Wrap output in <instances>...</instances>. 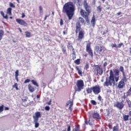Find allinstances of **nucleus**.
<instances>
[{
  "mask_svg": "<svg viewBox=\"0 0 131 131\" xmlns=\"http://www.w3.org/2000/svg\"><path fill=\"white\" fill-rule=\"evenodd\" d=\"M91 23L92 27L93 28L95 27V25H96V18L95 17V16H93Z\"/></svg>",
  "mask_w": 131,
  "mask_h": 131,
  "instance_id": "obj_19",
  "label": "nucleus"
},
{
  "mask_svg": "<svg viewBox=\"0 0 131 131\" xmlns=\"http://www.w3.org/2000/svg\"><path fill=\"white\" fill-rule=\"evenodd\" d=\"M85 123L86 124H89V122H88V120H85Z\"/></svg>",
  "mask_w": 131,
  "mask_h": 131,
  "instance_id": "obj_61",
  "label": "nucleus"
},
{
  "mask_svg": "<svg viewBox=\"0 0 131 131\" xmlns=\"http://www.w3.org/2000/svg\"><path fill=\"white\" fill-rule=\"evenodd\" d=\"M1 15H2V16L3 17H4V16H5V13H4L3 11H1Z\"/></svg>",
  "mask_w": 131,
  "mask_h": 131,
  "instance_id": "obj_53",
  "label": "nucleus"
},
{
  "mask_svg": "<svg viewBox=\"0 0 131 131\" xmlns=\"http://www.w3.org/2000/svg\"><path fill=\"white\" fill-rule=\"evenodd\" d=\"M72 54L73 55H75V50L74 49H73V50H72Z\"/></svg>",
  "mask_w": 131,
  "mask_h": 131,
  "instance_id": "obj_50",
  "label": "nucleus"
},
{
  "mask_svg": "<svg viewBox=\"0 0 131 131\" xmlns=\"http://www.w3.org/2000/svg\"><path fill=\"white\" fill-rule=\"evenodd\" d=\"M122 13L121 12H119L117 13V16H119L120 15H121Z\"/></svg>",
  "mask_w": 131,
  "mask_h": 131,
  "instance_id": "obj_58",
  "label": "nucleus"
},
{
  "mask_svg": "<svg viewBox=\"0 0 131 131\" xmlns=\"http://www.w3.org/2000/svg\"><path fill=\"white\" fill-rule=\"evenodd\" d=\"M123 119L124 121H127L128 120V118H129V115H123Z\"/></svg>",
  "mask_w": 131,
  "mask_h": 131,
  "instance_id": "obj_26",
  "label": "nucleus"
},
{
  "mask_svg": "<svg viewBox=\"0 0 131 131\" xmlns=\"http://www.w3.org/2000/svg\"><path fill=\"white\" fill-rule=\"evenodd\" d=\"M70 104V106L69 107V110L70 111H72V106H73V102H71V100L68 101L66 103V107H68V105Z\"/></svg>",
  "mask_w": 131,
  "mask_h": 131,
  "instance_id": "obj_15",
  "label": "nucleus"
},
{
  "mask_svg": "<svg viewBox=\"0 0 131 131\" xmlns=\"http://www.w3.org/2000/svg\"><path fill=\"white\" fill-rule=\"evenodd\" d=\"M28 90H29L30 93H33L35 91V89L31 84H29L28 85Z\"/></svg>",
  "mask_w": 131,
  "mask_h": 131,
  "instance_id": "obj_17",
  "label": "nucleus"
},
{
  "mask_svg": "<svg viewBox=\"0 0 131 131\" xmlns=\"http://www.w3.org/2000/svg\"><path fill=\"white\" fill-rule=\"evenodd\" d=\"M41 117V114H40V112H36L35 113V116H33V118L35 120H38V118Z\"/></svg>",
  "mask_w": 131,
  "mask_h": 131,
  "instance_id": "obj_13",
  "label": "nucleus"
},
{
  "mask_svg": "<svg viewBox=\"0 0 131 131\" xmlns=\"http://www.w3.org/2000/svg\"><path fill=\"white\" fill-rule=\"evenodd\" d=\"M3 18H4L5 19H8V15H6V16L4 15L3 16Z\"/></svg>",
  "mask_w": 131,
  "mask_h": 131,
  "instance_id": "obj_55",
  "label": "nucleus"
},
{
  "mask_svg": "<svg viewBox=\"0 0 131 131\" xmlns=\"http://www.w3.org/2000/svg\"><path fill=\"white\" fill-rule=\"evenodd\" d=\"M102 9H103V8L102 7V6H101V5H100L97 7V12H98V13H101V12H102Z\"/></svg>",
  "mask_w": 131,
  "mask_h": 131,
  "instance_id": "obj_25",
  "label": "nucleus"
},
{
  "mask_svg": "<svg viewBox=\"0 0 131 131\" xmlns=\"http://www.w3.org/2000/svg\"><path fill=\"white\" fill-rule=\"evenodd\" d=\"M129 115L131 116V111L129 112Z\"/></svg>",
  "mask_w": 131,
  "mask_h": 131,
  "instance_id": "obj_64",
  "label": "nucleus"
},
{
  "mask_svg": "<svg viewBox=\"0 0 131 131\" xmlns=\"http://www.w3.org/2000/svg\"><path fill=\"white\" fill-rule=\"evenodd\" d=\"M122 46H123V43H122V42L120 43L117 46V49H120V48H121V47H122Z\"/></svg>",
  "mask_w": 131,
  "mask_h": 131,
  "instance_id": "obj_37",
  "label": "nucleus"
},
{
  "mask_svg": "<svg viewBox=\"0 0 131 131\" xmlns=\"http://www.w3.org/2000/svg\"><path fill=\"white\" fill-rule=\"evenodd\" d=\"M80 23H84V19L83 18L80 17L78 18V21L76 25V33L77 34L79 32L78 38L77 39V41L81 42L82 39L84 38V30L81 29V25Z\"/></svg>",
  "mask_w": 131,
  "mask_h": 131,
  "instance_id": "obj_3",
  "label": "nucleus"
},
{
  "mask_svg": "<svg viewBox=\"0 0 131 131\" xmlns=\"http://www.w3.org/2000/svg\"><path fill=\"white\" fill-rule=\"evenodd\" d=\"M76 58V56L75 55H74L73 56V60H75Z\"/></svg>",
  "mask_w": 131,
  "mask_h": 131,
  "instance_id": "obj_59",
  "label": "nucleus"
},
{
  "mask_svg": "<svg viewBox=\"0 0 131 131\" xmlns=\"http://www.w3.org/2000/svg\"><path fill=\"white\" fill-rule=\"evenodd\" d=\"M67 126H68L67 131H71V126L69 124L67 125Z\"/></svg>",
  "mask_w": 131,
  "mask_h": 131,
  "instance_id": "obj_41",
  "label": "nucleus"
},
{
  "mask_svg": "<svg viewBox=\"0 0 131 131\" xmlns=\"http://www.w3.org/2000/svg\"><path fill=\"white\" fill-rule=\"evenodd\" d=\"M60 26L64 25V21L62 18H60Z\"/></svg>",
  "mask_w": 131,
  "mask_h": 131,
  "instance_id": "obj_39",
  "label": "nucleus"
},
{
  "mask_svg": "<svg viewBox=\"0 0 131 131\" xmlns=\"http://www.w3.org/2000/svg\"><path fill=\"white\" fill-rule=\"evenodd\" d=\"M83 6L85 10L81 9L80 10V14L83 18H84L86 21H89V17L90 15H91V13H92V7L91 6L89 5L86 0H84Z\"/></svg>",
  "mask_w": 131,
  "mask_h": 131,
  "instance_id": "obj_4",
  "label": "nucleus"
},
{
  "mask_svg": "<svg viewBox=\"0 0 131 131\" xmlns=\"http://www.w3.org/2000/svg\"><path fill=\"white\" fill-rule=\"evenodd\" d=\"M119 70L122 73L123 77H126V75H125V72H124V68L123 67H120Z\"/></svg>",
  "mask_w": 131,
  "mask_h": 131,
  "instance_id": "obj_18",
  "label": "nucleus"
},
{
  "mask_svg": "<svg viewBox=\"0 0 131 131\" xmlns=\"http://www.w3.org/2000/svg\"><path fill=\"white\" fill-rule=\"evenodd\" d=\"M122 99H124V100H125L126 99V96H125V93L124 94V95L122 96Z\"/></svg>",
  "mask_w": 131,
  "mask_h": 131,
  "instance_id": "obj_49",
  "label": "nucleus"
},
{
  "mask_svg": "<svg viewBox=\"0 0 131 131\" xmlns=\"http://www.w3.org/2000/svg\"><path fill=\"white\" fill-rule=\"evenodd\" d=\"M50 106H46L45 107V110H46V111H49L50 110Z\"/></svg>",
  "mask_w": 131,
  "mask_h": 131,
  "instance_id": "obj_45",
  "label": "nucleus"
},
{
  "mask_svg": "<svg viewBox=\"0 0 131 131\" xmlns=\"http://www.w3.org/2000/svg\"><path fill=\"white\" fill-rule=\"evenodd\" d=\"M23 102H26L27 101V99H25L22 100Z\"/></svg>",
  "mask_w": 131,
  "mask_h": 131,
  "instance_id": "obj_62",
  "label": "nucleus"
},
{
  "mask_svg": "<svg viewBox=\"0 0 131 131\" xmlns=\"http://www.w3.org/2000/svg\"><path fill=\"white\" fill-rule=\"evenodd\" d=\"M25 17V14L24 13H23L21 14V18H24Z\"/></svg>",
  "mask_w": 131,
  "mask_h": 131,
  "instance_id": "obj_56",
  "label": "nucleus"
},
{
  "mask_svg": "<svg viewBox=\"0 0 131 131\" xmlns=\"http://www.w3.org/2000/svg\"><path fill=\"white\" fill-rule=\"evenodd\" d=\"M75 11V6L72 2L66 3L62 8V12L66 13L68 17L69 20H71L74 16V12Z\"/></svg>",
  "mask_w": 131,
  "mask_h": 131,
  "instance_id": "obj_2",
  "label": "nucleus"
},
{
  "mask_svg": "<svg viewBox=\"0 0 131 131\" xmlns=\"http://www.w3.org/2000/svg\"><path fill=\"white\" fill-rule=\"evenodd\" d=\"M95 72H96L97 74L102 75L103 74V69L101 68L99 65H95L93 68Z\"/></svg>",
  "mask_w": 131,
  "mask_h": 131,
  "instance_id": "obj_9",
  "label": "nucleus"
},
{
  "mask_svg": "<svg viewBox=\"0 0 131 131\" xmlns=\"http://www.w3.org/2000/svg\"><path fill=\"white\" fill-rule=\"evenodd\" d=\"M91 104H92V105H97V102H96V101L94 100H91Z\"/></svg>",
  "mask_w": 131,
  "mask_h": 131,
  "instance_id": "obj_35",
  "label": "nucleus"
},
{
  "mask_svg": "<svg viewBox=\"0 0 131 131\" xmlns=\"http://www.w3.org/2000/svg\"><path fill=\"white\" fill-rule=\"evenodd\" d=\"M26 33V37H31V33L27 31L25 32Z\"/></svg>",
  "mask_w": 131,
  "mask_h": 131,
  "instance_id": "obj_27",
  "label": "nucleus"
},
{
  "mask_svg": "<svg viewBox=\"0 0 131 131\" xmlns=\"http://www.w3.org/2000/svg\"><path fill=\"white\" fill-rule=\"evenodd\" d=\"M75 69L78 71V74L80 76H82V70L81 69V66H76Z\"/></svg>",
  "mask_w": 131,
  "mask_h": 131,
  "instance_id": "obj_14",
  "label": "nucleus"
},
{
  "mask_svg": "<svg viewBox=\"0 0 131 131\" xmlns=\"http://www.w3.org/2000/svg\"><path fill=\"white\" fill-rule=\"evenodd\" d=\"M29 82H30V79H27L24 81V83H28Z\"/></svg>",
  "mask_w": 131,
  "mask_h": 131,
  "instance_id": "obj_42",
  "label": "nucleus"
},
{
  "mask_svg": "<svg viewBox=\"0 0 131 131\" xmlns=\"http://www.w3.org/2000/svg\"><path fill=\"white\" fill-rule=\"evenodd\" d=\"M93 92L95 95H98L101 93V87L99 85H95L92 87Z\"/></svg>",
  "mask_w": 131,
  "mask_h": 131,
  "instance_id": "obj_11",
  "label": "nucleus"
},
{
  "mask_svg": "<svg viewBox=\"0 0 131 131\" xmlns=\"http://www.w3.org/2000/svg\"><path fill=\"white\" fill-rule=\"evenodd\" d=\"M79 129H80V126L79 125H77L75 126V127L73 129V131H79Z\"/></svg>",
  "mask_w": 131,
  "mask_h": 131,
  "instance_id": "obj_24",
  "label": "nucleus"
},
{
  "mask_svg": "<svg viewBox=\"0 0 131 131\" xmlns=\"http://www.w3.org/2000/svg\"><path fill=\"white\" fill-rule=\"evenodd\" d=\"M7 14H8L9 16H12V8L11 7L7 9Z\"/></svg>",
  "mask_w": 131,
  "mask_h": 131,
  "instance_id": "obj_22",
  "label": "nucleus"
},
{
  "mask_svg": "<svg viewBox=\"0 0 131 131\" xmlns=\"http://www.w3.org/2000/svg\"><path fill=\"white\" fill-rule=\"evenodd\" d=\"M95 51L97 52V54H99L101 56H103V55L105 54L106 48L102 45H98L95 47Z\"/></svg>",
  "mask_w": 131,
  "mask_h": 131,
  "instance_id": "obj_6",
  "label": "nucleus"
},
{
  "mask_svg": "<svg viewBox=\"0 0 131 131\" xmlns=\"http://www.w3.org/2000/svg\"><path fill=\"white\" fill-rule=\"evenodd\" d=\"M75 64L76 65H79L80 64V59H77L74 61Z\"/></svg>",
  "mask_w": 131,
  "mask_h": 131,
  "instance_id": "obj_30",
  "label": "nucleus"
},
{
  "mask_svg": "<svg viewBox=\"0 0 131 131\" xmlns=\"http://www.w3.org/2000/svg\"><path fill=\"white\" fill-rule=\"evenodd\" d=\"M31 81L33 84H34V85H36V86H37V87L39 86L38 84L37 83V82H36V81L34 80H32Z\"/></svg>",
  "mask_w": 131,
  "mask_h": 131,
  "instance_id": "obj_31",
  "label": "nucleus"
},
{
  "mask_svg": "<svg viewBox=\"0 0 131 131\" xmlns=\"http://www.w3.org/2000/svg\"><path fill=\"white\" fill-rule=\"evenodd\" d=\"M34 122L35 123V128H37L39 126V123H38V120H34Z\"/></svg>",
  "mask_w": 131,
  "mask_h": 131,
  "instance_id": "obj_21",
  "label": "nucleus"
},
{
  "mask_svg": "<svg viewBox=\"0 0 131 131\" xmlns=\"http://www.w3.org/2000/svg\"><path fill=\"white\" fill-rule=\"evenodd\" d=\"M9 5L11 8H15V5H14V4L10 3Z\"/></svg>",
  "mask_w": 131,
  "mask_h": 131,
  "instance_id": "obj_44",
  "label": "nucleus"
},
{
  "mask_svg": "<svg viewBox=\"0 0 131 131\" xmlns=\"http://www.w3.org/2000/svg\"><path fill=\"white\" fill-rule=\"evenodd\" d=\"M93 117L94 118V119H101L100 114H99L98 113H94L93 114Z\"/></svg>",
  "mask_w": 131,
  "mask_h": 131,
  "instance_id": "obj_16",
  "label": "nucleus"
},
{
  "mask_svg": "<svg viewBox=\"0 0 131 131\" xmlns=\"http://www.w3.org/2000/svg\"><path fill=\"white\" fill-rule=\"evenodd\" d=\"M89 68H90V66L89 65V63H86V64L85 65V70H88V69H89Z\"/></svg>",
  "mask_w": 131,
  "mask_h": 131,
  "instance_id": "obj_40",
  "label": "nucleus"
},
{
  "mask_svg": "<svg viewBox=\"0 0 131 131\" xmlns=\"http://www.w3.org/2000/svg\"><path fill=\"white\" fill-rule=\"evenodd\" d=\"M115 73V74H114ZM119 70L115 69L113 72L112 70L110 71V76L106 78V80L104 83V86H112L114 85L116 82H118L119 80Z\"/></svg>",
  "mask_w": 131,
  "mask_h": 131,
  "instance_id": "obj_1",
  "label": "nucleus"
},
{
  "mask_svg": "<svg viewBox=\"0 0 131 131\" xmlns=\"http://www.w3.org/2000/svg\"><path fill=\"white\" fill-rule=\"evenodd\" d=\"M124 101L122 100V102L117 101L114 104V107L119 109V110H122L123 107H124V104H123Z\"/></svg>",
  "mask_w": 131,
  "mask_h": 131,
  "instance_id": "obj_8",
  "label": "nucleus"
},
{
  "mask_svg": "<svg viewBox=\"0 0 131 131\" xmlns=\"http://www.w3.org/2000/svg\"><path fill=\"white\" fill-rule=\"evenodd\" d=\"M113 131H119V127L118 126H115L113 128Z\"/></svg>",
  "mask_w": 131,
  "mask_h": 131,
  "instance_id": "obj_29",
  "label": "nucleus"
},
{
  "mask_svg": "<svg viewBox=\"0 0 131 131\" xmlns=\"http://www.w3.org/2000/svg\"><path fill=\"white\" fill-rule=\"evenodd\" d=\"M5 106L4 104H2L1 106H0V113H2L4 111V107Z\"/></svg>",
  "mask_w": 131,
  "mask_h": 131,
  "instance_id": "obj_32",
  "label": "nucleus"
},
{
  "mask_svg": "<svg viewBox=\"0 0 131 131\" xmlns=\"http://www.w3.org/2000/svg\"><path fill=\"white\" fill-rule=\"evenodd\" d=\"M86 51L89 53L91 58L94 57V54L93 53V50L91 48V42H88L86 46Z\"/></svg>",
  "mask_w": 131,
  "mask_h": 131,
  "instance_id": "obj_10",
  "label": "nucleus"
},
{
  "mask_svg": "<svg viewBox=\"0 0 131 131\" xmlns=\"http://www.w3.org/2000/svg\"><path fill=\"white\" fill-rule=\"evenodd\" d=\"M112 48L113 49L114 48H116V49H117V45H116V43L115 44H112Z\"/></svg>",
  "mask_w": 131,
  "mask_h": 131,
  "instance_id": "obj_43",
  "label": "nucleus"
},
{
  "mask_svg": "<svg viewBox=\"0 0 131 131\" xmlns=\"http://www.w3.org/2000/svg\"><path fill=\"white\" fill-rule=\"evenodd\" d=\"M10 110V108L8 107H6V106L5 107L4 110L7 111V110Z\"/></svg>",
  "mask_w": 131,
  "mask_h": 131,
  "instance_id": "obj_54",
  "label": "nucleus"
},
{
  "mask_svg": "<svg viewBox=\"0 0 131 131\" xmlns=\"http://www.w3.org/2000/svg\"><path fill=\"white\" fill-rule=\"evenodd\" d=\"M51 103H52V100H50L48 102H47V104L48 105H51Z\"/></svg>",
  "mask_w": 131,
  "mask_h": 131,
  "instance_id": "obj_57",
  "label": "nucleus"
},
{
  "mask_svg": "<svg viewBox=\"0 0 131 131\" xmlns=\"http://www.w3.org/2000/svg\"><path fill=\"white\" fill-rule=\"evenodd\" d=\"M127 81V78L126 77H123V78L121 79L120 81L118 83V89H123L125 88V82Z\"/></svg>",
  "mask_w": 131,
  "mask_h": 131,
  "instance_id": "obj_7",
  "label": "nucleus"
},
{
  "mask_svg": "<svg viewBox=\"0 0 131 131\" xmlns=\"http://www.w3.org/2000/svg\"><path fill=\"white\" fill-rule=\"evenodd\" d=\"M126 102L128 104V106L129 107H131V101L129 100V99H127Z\"/></svg>",
  "mask_w": 131,
  "mask_h": 131,
  "instance_id": "obj_36",
  "label": "nucleus"
},
{
  "mask_svg": "<svg viewBox=\"0 0 131 131\" xmlns=\"http://www.w3.org/2000/svg\"><path fill=\"white\" fill-rule=\"evenodd\" d=\"M5 33V32H4V30H0V41L3 39V36H4V34Z\"/></svg>",
  "mask_w": 131,
  "mask_h": 131,
  "instance_id": "obj_23",
  "label": "nucleus"
},
{
  "mask_svg": "<svg viewBox=\"0 0 131 131\" xmlns=\"http://www.w3.org/2000/svg\"><path fill=\"white\" fill-rule=\"evenodd\" d=\"M16 21L18 23V24H19V25H21V26H24L25 27L27 26V23H26V21L23 19L16 18Z\"/></svg>",
  "mask_w": 131,
  "mask_h": 131,
  "instance_id": "obj_12",
  "label": "nucleus"
},
{
  "mask_svg": "<svg viewBox=\"0 0 131 131\" xmlns=\"http://www.w3.org/2000/svg\"><path fill=\"white\" fill-rule=\"evenodd\" d=\"M48 17H50V15H46L45 18H44V20L46 21V20H47V18H48Z\"/></svg>",
  "mask_w": 131,
  "mask_h": 131,
  "instance_id": "obj_51",
  "label": "nucleus"
},
{
  "mask_svg": "<svg viewBox=\"0 0 131 131\" xmlns=\"http://www.w3.org/2000/svg\"><path fill=\"white\" fill-rule=\"evenodd\" d=\"M98 100H99V101H102V97H101V96L99 95L98 97Z\"/></svg>",
  "mask_w": 131,
  "mask_h": 131,
  "instance_id": "obj_48",
  "label": "nucleus"
},
{
  "mask_svg": "<svg viewBox=\"0 0 131 131\" xmlns=\"http://www.w3.org/2000/svg\"><path fill=\"white\" fill-rule=\"evenodd\" d=\"M12 88L13 89H15L16 90V91L19 90V88H18V83H14V84L13 85H12Z\"/></svg>",
  "mask_w": 131,
  "mask_h": 131,
  "instance_id": "obj_28",
  "label": "nucleus"
},
{
  "mask_svg": "<svg viewBox=\"0 0 131 131\" xmlns=\"http://www.w3.org/2000/svg\"><path fill=\"white\" fill-rule=\"evenodd\" d=\"M108 65V63H107V61H105L103 63V69L104 70H106V67Z\"/></svg>",
  "mask_w": 131,
  "mask_h": 131,
  "instance_id": "obj_33",
  "label": "nucleus"
},
{
  "mask_svg": "<svg viewBox=\"0 0 131 131\" xmlns=\"http://www.w3.org/2000/svg\"><path fill=\"white\" fill-rule=\"evenodd\" d=\"M86 92L87 94H92L93 93V87L86 88Z\"/></svg>",
  "mask_w": 131,
  "mask_h": 131,
  "instance_id": "obj_20",
  "label": "nucleus"
},
{
  "mask_svg": "<svg viewBox=\"0 0 131 131\" xmlns=\"http://www.w3.org/2000/svg\"><path fill=\"white\" fill-rule=\"evenodd\" d=\"M62 51L63 54H65V53H66V49H65V48H63L62 49Z\"/></svg>",
  "mask_w": 131,
  "mask_h": 131,
  "instance_id": "obj_46",
  "label": "nucleus"
},
{
  "mask_svg": "<svg viewBox=\"0 0 131 131\" xmlns=\"http://www.w3.org/2000/svg\"><path fill=\"white\" fill-rule=\"evenodd\" d=\"M39 13L40 14L43 13V11H42V7H41V6H39Z\"/></svg>",
  "mask_w": 131,
  "mask_h": 131,
  "instance_id": "obj_34",
  "label": "nucleus"
},
{
  "mask_svg": "<svg viewBox=\"0 0 131 131\" xmlns=\"http://www.w3.org/2000/svg\"><path fill=\"white\" fill-rule=\"evenodd\" d=\"M92 5L95 6L96 5V0H93Z\"/></svg>",
  "mask_w": 131,
  "mask_h": 131,
  "instance_id": "obj_52",
  "label": "nucleus"
},
{
  "mask_svg": "<svg viewBox=\"0 0 131 131\" xmlns=\"http://www.w3.org/2000/svg\"><path fill=\"white\" fill-rule=\"evenodd\" d=\"M84 88V82L82 80H78L76 83V85L74 87L75 92H81Z\"/></svg>",
  "mask_w": 131,
  "mask_h": 131,
  "instance_id": "obj_5",
  "label": "nucleus"
},
{
  "mask_svg": "<svg viewBox=\"0 0 131 131\" xmlns=\"http://www.w3.org/2000/svg\"><path fill=\"white\" fill-rule=\"evenodd\" d=\"M15 79H16V81H17V82H18V81H19V79L18 78V77H15Z\"/></svg>",
  "mask_w": 131,
  "mask_h": 131,
  "instance_id": "obj_60",
  "label": "nucleus"
},
{
  "mask_svg": "<svg viewBox=\"0 0 131 131\" xmlns=\"http://www.w3.org/2000/svg\"><path fill=\"white\" fill-rule=\"evenodd\" d=\"M69 49H70V50H73V46H72V45H70L69 47H68Z\"/></svg>",
  "mask_w": 131,
  "mask_h": 131,
  "instance_id": "obj_47",
  "label": "nucleus"
},
{
  "mask_svg": "<svg viewBox=\"0 0 131 131\" xmlns=\"http://www.w3.org/2000/svg\"><path fill=\"white\" fill-rule=\"evenodd\" d=\"M15 73V77H18V76H19V70H16Z\"/></svg>",
  "mask_w": 131,
  "mask_h": 131,
  "instance_id": "obj_38",
  "label": "nucleus"
},
{
  "mask_svg": "<svg viewBox=\"0 0 131 131\" xmlns=\"http://www.w3.org/2000/svg\"><path fill=\"white\" fill-rule=\"evenodd\" d=\"M63 35H65V34H66V31H63Z\"/></svg>",
  "mask_w": 131,
  "mask_h": 131,
  "instance_id": "obj_63",
  "label": "nucleus"
}]
</instances>
